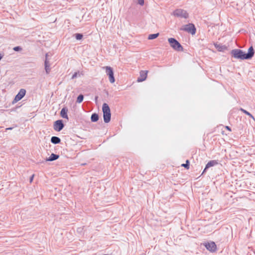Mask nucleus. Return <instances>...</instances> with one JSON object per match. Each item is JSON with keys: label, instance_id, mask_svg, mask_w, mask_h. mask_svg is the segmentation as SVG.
Here are the masks:
<instances>
[{"label": "nucleus", "instance_id": "1", "mask_svg": "<svg viewBox=\"0 0 255 255\" xmlns=\"http://www.w3.org/2000/svg\"><path fill=\"white\" fill-rule=\"evenodd\" d=\"M232 54L235 58L240 59H248L253 57L254 54V50L252 46L250 47L247 53L239 49H235L232 51Z\"/></svg>", "mask_w": 255, "mask_h": 255}, {"label": "nucleus", "instance_id": "27", "mask_svg": "<svg viewBox=\"0 0 255 255\" xmlns=\"http://www.w3.org/2000/svg\"><path fill=\"white\" fill-rule=\"evenodd\" d=\"M226 129H227L228 130H229V131H231V128H230L229 127H228V126H226Z\"/></svg>", "mask_w": 255, "mask_h": 255}, {"label": "nucleus", "instance_id": "16", "mask_svg": "<svg viewBox=\"0 0 255 255\" xmlns=\"http://www.w3.org/2000/svg\"><path fill=\"white\" fill-rule=\"evenodd\" d=\"M51 141L52 143L58 144L60 142V139L57 136H52L51 138Z\"/></svg>", "mask_w": 255, "mask_h": 255}, {"label": "nucleus", "instance_id": "17", "mask_svg": "<svg viewBox=\"0 0 255 255\" xmlns=\"http://www.w3.org/2000/svg\"><path fill=\"white\" fill-rule=\"evenodd\" d=\"M98 119H99V116H98V114L94 113L92 115L91 117V120L92 122H96L98 121Z\"/></svg>", "mask_w": 255, "mask_h": 255}, {"label": "nucleus", "instance_id": "25", "mask_svg": "<svg viewBox=\"0 0 255 255\" xmlns=\"http://www.w3.org/2000/svg\"><path fill=\"white\" fill-rule=\"evenodd\" d=\"M78 73L77 72H75L73 76H72V79H74L77 76Z\"/></svg>", "mask_w": 255, "mask_h": 255}, {"label": "nucleus", "instance_id": "9", "mask_svg": "<svg viewBox=\"0 0 255 255\" xmlns=\"http://www.w3.org/2000/svg\"><path fill=\"white\" fill-rule=\"evenodd\" d=\"M64 127L62 120H57L54 122L53 128L55 130L60 131Z\"/></svg>", "mask_w": 255, "mask_h": 255}, {"label": "nucleus", "instance_id": "20", "mask_svg": "<svg viewBox=\"0 0 255 255\" xmlns=\"http://www.w3.org/2000/svg\"><path fill=\"white\" fill-rule=\"evenodd\" d=\"M83 98H84V97L82 95H80L78 97L77 99V103H81L83 100Z\"/></svg>", "mask_w": 255, "mask_h": 255}, {"label": "nucleus", "instance_id": "18", "mask_svg": "<svg viewBox=\"0 0 255 255\" xmlns=\"http://www.w3.org/2000/svg\"><path fill=\"white\" fill-rule=\"evenodd\" d=\"M159 33L149 34L148 36V40H152V39H155L159 36Z\"/></svg>", "mask_w": 255, "mask_h": 255}, {"label": "nucleus", "instance_id": "5", "mask_svg": "<svg viewBox=\"0 0 255 255\" xmlns=\"http://www.w3.org/2000/svg\"><path fill=\"white\" fill-rule=\"evenodd\" d=\"M181 30L188 32L192 35H194L196 32V28L194 25L192 23H188L183 25L181 28Z\"/></svg>", "mask_w": 255, "mask_h": 255}, {"label": "nucleus", "instance_id": "6", "mask_svg": "<svg viewBox=\"0 0 255 255\" xmlns=\"http://www.w3.org/2000/svg\"><path fill=\"white\" fill-rule=\"evenodd\" d=\"M206 249L211 253H215L217 250V247L214 242H205L203 244Z\"/></svg>", "mask_w": 255, "mask_h": 255}, {"label": "nucleus", "instance_id": "28", "mask_svg": "<svg viewBox=\"0 0 255 255\" xmlns=\"http://www.w3.org/2000/svg\"><path fill=\"white\" fill-rule=\"evenodd\" d=\"M12 129V128H6V130H11V129Z\"/></svg>", "mask_w": 255, "mask_h": 255}, {"label": "nucleus", "instance_id": "3", "mask_svg": "<svg viewBox=\"0 0 255 255\" xmlns=\"http://www.w3.org/2000/svg\"><path fill=\"white\" fill-rule=\"evenodd\" d=\"M102 110L103 112V118L105 123H108L111 120V111L109 106L107 103L103 105Z\"/></svg>", "mask_w": 255, "mask_h": 255}, {"label": "nucleus", "instance_id": "10", "mask_svg": "<svg viewBox=\"0 0 255 255\" xmlns=\"http://www.w3.org/2000/svg\"><path fill=\"white\" fill-rule=\"evenodd\" d=\"M26 90L24 89H21L18 94L15 96L14 99L15 102L20 101L25 95Z\"/></svg>", "mask_w": 255, "mask_h": 255}, {"label": "nucleus", "instance_id": "29", "mask_svg": "<svg viewBox=\"0 0 255 255\" xmlns=\"http://www.w3.org/2000/svg\"><path fill=\"white\" fill-rule=\"evenodd\" d=\"M2 58V56L0 54V60Z\"/></svg>", "mask_w": 255, "mask_h": 255}, {"label": "nucleus", "instance_id": "14", "mask_svg": "<svg viewBox=\"0 0 255 255\" xmlns=\"http://www.w3.org/2000/svg\"><path fill=\"white\" fill-rule=\"evenodd\" d=\"M59 156L58 155L52 153L50 156L46 159L47 161H52L57 159L59 158Z\"/></svg>", "mask_w": 255, "mask_h": 255}, {"label": "nucleus", "instance_id": "30", "mask_svg": "<svg viewBox=\"0 0 255 255\" xmlns=\"http://www.w3.org/2000/svg\"><path fill=\"white\" fill-rule=\"evenodd\" d=\"M97 99H98V97H96L95 98V100H96V101H97Z\"/></svg>", "mask_w": 255, "mask_h": 255}, {"label": "nucleus", "instance_id": "24", "mask_svg": "<svg viewBox=\"0 0 255 255\" xmlns=\"http://www.w3.org/2000/svg\"><path fill=\"white\" fill-rule=\"evenodd\" d=\"M138 3L140 5H143L144 4V0H138Z\"/></svg>", "mask_w": 255, "mask_h": 255}, {"label": "nucleus", "instance_id": "7", "mask_svg": "<svg viewBox=\"0 0 255 255\" xmlns=\"http://www.w3.org/2000/svg\"><path fill=\"white\" fill-rule=\"evenodd\" d=\"M104 68L106 69L107 74L109 76L110 83L112 84L114 83L115 82V79L112 68L110 66H106Z\"/></svg>", "mask_w": 255, "mask_h": 255}, {"label": "nucleus", "instance_id": "22", "mask_svg": "<svg viewBox=\"0 0 255 255\" xmlns=\"http://www.w3.org/2000/svg\"><path fill=\"white\" fill-rule=\"evenodd\" d=\"M13 50H14L15 51H21L22 50V48L20 46H15L13 48Z\"/></svg>", "mask_w": 255, "mask_h": 255}, {"label": "nucleus", "instance_id": "19", "mask_svg": "<svg viewBox=\"0 0 255 255\" xmlns=\"http://www.w3.org/2000/svg\"><path fill=\"white\" fill-rule=\"evenodd\" d=\"M240 111L243 112L246 115H247L249 116V117H250L253 120H255V118L254 117V116L251 114H250L249 112H248L247 111H246V110H244V109H243L242 108L240 109Z\"/></svg>", "mask_w": 255, "mask_h": 255}, {"label": "nucleus", "instance_id": "13", "mask_svg": "<svg viewBox=\"0 0 255 255\" xmlns=\"http://www.w3.org/2000/svg\"><path fill=\"white\" fill-rule=\"evenodd\" d=\"M218 164V162L216 160H211L206 165V167L203 172V173L206 171V170L210 167L213 166Z\"/></svg>", "mask_w": 255, "mask_h": 255}, {"label": "nucleus", "instance_id": "8", "mask_svg": "<svg viewBox=\"0 0 255 255\" xmlns=\"http://www.w3.org/2000/svg\"><path fill=\"white\" fill-rule=\"evenodd\" d=\"M148 71L141 70L139 72V76L137 79V82L138 83L142 82L145 81L147 76Z\"/></svg>", "mask_w": 255, "mask_h": 255}, {"label": "nucleus", "instance_id": "15", "mask_svg": "<svg viewBox=\"0 0 255 255\" xmlns=\"http://www.w3.org/2000/svg\"><path fill=\"white\" fill-rule=\"evenodd\" d=\"M60 115L62 118L68 119L67 109L63 108L61 111Z\"/></svg>", "mask_w": 255, "mask_h": 255}, {"label": "nucleus", "instance_id": "26", "mask_svg": "<svg viewBox=\"0 0 255 255\" xmlns=\"http://www.w3.org/2000/svg\"><path fill=\"white\" fill-rule=\"evenodd\" d=\"M34 175L33 174L31 177H30V182L31 183L33 181V178H34Z\"/></svg>", "mask_w": 255, "mask_h": 255}, {"label": "nucleus", "instance_id": "2", "mask_svg": "<svg viewBox=\"0 0 255 255\" xmlns=\"http://www.w3.org/2000/svg\"><path fill=\"white\" fill-rule=\"evenodd\" d=\"M168 42L172 49L176 51H183V48L181 44L174 38H168Z\"/></svg>", "mask_w": 255, "mask_h": 255}, {"label": "nucleus", "instance_id": "23", "mask_svg": "<svg viewBox=\"0 0 255 255\" xmlns=\"http://www.w3.org/2000/svg\"><path fill=\"white\" fill-rule=\"evenodd\" d=\"M83 35L81 34H77L76 35V38L77 40H80L82 39Z\"/></svg>", "mask_w": 255, "mask_h": 255}, {"label": "nucleus", "instance_id": "4", "mask_svg": "<svg viewBox=\"0 0 255 255\" xmlns=\"http://www.w3.org/2000/svg\"><path fill=\"white\" fill-rule=\"evenodd\" d=\"M172 15L184 18H187L189 16V14L187 11L182 9H176L174 10L172 12Z\"/></svg>", "mask_w": 255, "mask_h": 255}, {"label": "nucleus", "instance_id": "12", "mask_svg": "<svg viewBox=\"0 0 255 255\" xmlns=\"http://www.w3.org/2000/svg\"><path fill=\"white\" fill-rule=\"evenodd\" d=\"M47 54H46V59L44 62V68L46 71V73L47 74H49L50 71V64L49 63V61L47 59Z\"/></svg>", "mask_w": 255, "mask_h": 255}, {"label": "nucleus", "instance_id": "11", "mask_svg": "<svg viewBox=\"0 0 255 255\" xmlns=\"http://www.w3.org/2000/svg\"><path fill=\"white\" fill-rule=\"evenodd\" d=\"M214 45L218 51L220 52H223L228 49L227 46L224 45L218 44L217 43H214Z\"/></svg>", "mask_w": 255, "mask_h": 255}, {"label": "nucleus", "instance_id": "21", "mask_svg": "<svg viewBox=\"0 0 255 255\" xmlns=\"http://www.w3.org/2000/svg\"><path fill=\"white\" fill-rule=\"evenodd\" d=\"M181 166L188 169L189 168V161L187 160L186 161V163L182 164Z\"/></svg>", "mask_w": 255, "mask_h": 255}]
</instances>
